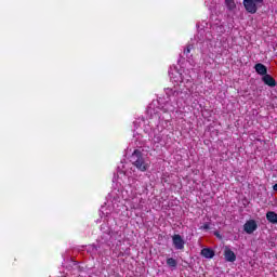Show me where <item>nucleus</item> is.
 <instances>
[{
    "label": "nucleus",
    "mask_w": 277,
    "mask_h": 277,
    "mask_svg": "<svg viewBox=\"0 0 277 277\" xmlns=\"http://www.w3.org/2000/svg\"><path fill=\"white\" fill-rule=\"evenodd\" d=\"M130 161L133 164L134 168L137 169L138 172H146L148 168H150V164L144 160V154H142V150L135 149L131 157Z\"/></svg>",
    "instance_id": "nucleus-1"
},
{
    "label": "nucleus",
    "mask_w": 277,
    "mask_h": 277,
    "mask_svg": "<svg viewBox=\"0 0 277 277\" xmlns=\"http://www.w3.org/2000/svg\"><path fill=\"white\" fill-rule=\"evenodd\" d=\"M242 3L248 14H256V12L259 11V8H261V5L254 2L253 0H243Z\"/></svg>",
    "instance_id": "nucleus-2"
},
{
    "label": "nucleus",
    "mask_w": 277,
    "mask_h": 277,
    "mask_svg": "<svg viewBox=\"0 0 277 277\" xmlns=\"http://www.w3.org/2000/svg\"><path fill=\"white\" fill-rule=\"evenodd\" d=\"M256 228H259V224H256L255 220H249L243 224V230L247 235H252Z\"/></svg>",
    "instance_id": "nucleus-3"
},
{
    "label": "nucleus",
    "mask_w": 277,
    "mask_h": 277,
    "mask_svg": "<svg viewBox=\"0 0 277 277\" xmlns=\"http://www.w3.org/2000/svg\"><path fill=\"white\" fill-rule=\"evenodd\" d=\"M172 241L175 250H185V240H183L181 235L174 234L172 236Z\"/></svg>",
    "instance_id": "nucleus-4"
},
{
    "label": "nucleus",
    "mask_w": 277,
    "mask_h": 277,
    "mask_svg": "<svg viewBox=\"0 0 277 277\" xmlns=\"http://www.w3.org/2000/svg\"><path fill=\"white\" fill-rule=\"evenodd\" d=\"M224 256H225V261H227V263H235L237 261V255L228 247H225Z\"/></svg>",
    "instance_id": "nucleus-5"
},
{
    "label": "nucleus",
    "mask_w": 277,
    "mask_h": 277,
    "mask_svg": "<svg viewBox=\"0 0 277 277\" xmlns=\"http://www.w3.org/2000/svg\"><path fill=\"white\" fill-rule=\"evenodd\" d=\"M262 81L265 85H268V88H276V79L272 77V75L266 74L265 76L262 77Z\"/></svg>",
    "instance_id": "nucleus-6"
},
{
    "label": "nucleus",
    "mask_w": 277,
    "mask_h": 277,
    "mask_svg": "<svg viewBox=\"0 0 277 277\" xmlns=\"http://www.w3.org/2000/svg\"><path fill=\"white\" fill-rule=\"evenodd\" d=\"M254 70L261 77H265L267 75V66H265L263 63L255 64Z\"/></svg>",
    "instance_id": "nucleus-7"
},
{
    "label": "nucleus",
    "mask_w": 277,
    "mask_h": 277,
    "mask_svg": "<svg viewBox=\"0 0 277 277\" xmlns=\"http://www.w3.org/2000/svg\"><path fill=\"white\" fill-rule=\"evenodd\" d=\"M201 256L205 259H213V256H215V251H213L211 248H203L201 250Z\"/></svg>",
    "instance_id": "nucleus-8"
},
{
    "label": "nucleus",
    "mask_w": 277,
    "mask_h": 277,
    "mask_svg": "<svg viewBox=\"0 0 277 277\" xmlns=\"http://www.w3.org/2000/svg\"><path fill=\"white\" fill-rule=\"evenodd\" d=\"M266 220L267 222H269L271 224H277V213L274 211H268L266 213Z\"/></svg>",
    "instance_id": "nucleus-9"
},
{
    "label": "nucleus",
    "mask_w": 277,
    "mask_h": 277,
    "mask_svg": "<svg viewBox=\"0 0 277 277\" xmlns=\"http://www.w3.org/2000/svg\"><path fill=\"white\" fill-rule=\"evenodd\" d=\"M164 92L167 94V96H179V94H181V92L176 89H172V88H167L164 89Z\"/></svg>",
    "instance_id": "nucleus-10"
},
{
    "label": "nucleus",
    "mask_w": 277,
    "mask_h": 277,
    "mask_svg": "<svg viewBox=\"0 0 277 277\" xmlns=\"http://www.w3.org/2000/svg\"><path fill=\"white\" fill-rule=\"evenodd\" d=\"M225 5L229 12H233V10L237 9V4L235 3V0H225Z\"/></svg>",
    "instance_id": "nucleus-11"
},
{
    "label": "nucleus",
    "mask_w": 277,
    "mask_h": 277,
    "mask_svg": "<svg viewBox=\"0 0 277 277\" xmlns=\"http://www.w3.org/2000/svg\"><path fill=\"white\" fill-rule=\"evenodd\" d=\"M167 265L169 267H176V265H179V263L176 262V260L174 258H169V259H167Z\"/></svg>",
    "instance_id": "nucleus-12"
},
{
    "label": "nucleus",
    "mask_w": 277,
    "mask_h": 277,
    "mask_svg": "<svg viewBox=\"0 0 277 277\" xmlns=\"http://www.w3.org/2000/svg\"><path fill=\"white\" fill-rule=\"evenodd\" d=\"M192 49H194V45L188 44L184 50V55H186V57H189V53H192Z\"/></svg>",
    "instance_id": "nucleus-13"
},
{
    "label": "nucleus",
    "mask_w": 277,
    "mask_h": 277,
    "mask_svg": "<svg viewBox=\"0 0 277 277\" xmlns=\"http://www.w3.org/2000/svg\"><path fill=\"white\" fill-rule=\"evenodd\" d=\"M211 228V224L205 223L201 227L200 230H209Z\"/></svg>",
    "instance_id": "nucleus-14"
},
{
    "label": "nucleus",
    "mask_w": 277,
    "mask_h": 277,
    "mask_svg": "<svg viewBox=\"0 0 277 277\" xmlns=\"http://www.w3.org/2000/svg\"><path fill=\"white\" fill-rule=\"evenodd\" d=\"M161 140H162V137H161V135H159V134H156V135L154 136V142H155L156 144H159V142H161Z\"/></svg>",
    "instance_id": "nucleus-15"
},
{
    "label": "nucleus",
    "mask_w": 277,
    "mask_h": 277,
    "mask_svg": "<svg viewBox=\"0 0 277 277\" xmlns=\"http://www.w3.org/2000/svg\"><path fill=\"white\" fill-rule=\"evenodd\" d=\"M254 3H258V4H260V6H262L263 5V0H252Z\"/></svg>",
    "instance_id": "nucleus-16"
},
{
    "label": "nucleus",
    "mask_w": 277,
    "mask_h": 277,
    "mask_svg": "<svg viewBox=\"0 0 277 277\" xmlns=\"http://www.w3.org/2000/svg\"><path fill=\"white\" fill-rule=\"evenodd\" d=\"M273 189H274V192H277V183L275 185H273Z\"/></svg>",
    "instance_id": "nucleus-17"
},
{
    "label": "nucleus",
    "mask_w": 277,
    "mask_h": 277,
    "mask_svg": "<svg viewBox=\"0 0 277 277\" xmlns=\"http://www.w3.org/2000/svg\"><path fill=\"white\" fill-rule=\"evenodd\" d=\"M183 81H185V79L181 78L180 82L183 83Z\"/></svg>",
    "instance_id": "nucleus-18"
},
{
    "label": "nucleus",
    "mask_w": 277,
    "mask_h": 277,
    "mask_svg": "<svg viewBox=\"0 0 277 277\" xmlns=\"http://www.w3.org/2000/svg\"><path fill=\"white\" fill-rule=\"evenodd\" d=\"M123 174H127V171H123Z\"/></svg>",
    "instance_id": "nucleus-19"
}]
</instances>
